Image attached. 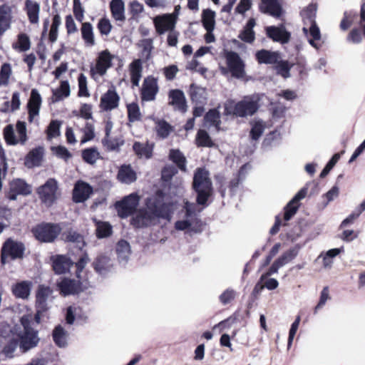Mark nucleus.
Returning <instances> with one entry per match:
<instances>
[{"mask_svg":"<svg viewBox=\"0 0 365 365\" xmlns=\"http://www.w3.org/2000/svg\"><path fill=\"white\" fill-rule=\"evenodd\" d=\"M147 210H139L132 220V224L141 227L152 225L156 219H168L172 212V206L164 201V195L158 191L146 200Z\"/></svg>","mask_w":365,"mask_h":365,"instance_id":"1","label":"nucleus"},{"mask_svg":"<svg viewBox=\"0 0 365 365\" xmlns=\"http://www.w3.org/2000/svg\"><path fill=\"white\" fill-rule=\"evenodd\" d=\"M196 207L195 203H190L188 201L184 202L181 219L175 223V228L177 230L185 231L190 234L202 232L203 224L199 218Z\"/></svg>","mask_w":365,"mask_h":365,"instance_id":"2","label":"nucleus"},{"mask_svg":"<svg viewBox=\"0 0 365 365\" xmlns=\"http://www.w3.org/2000/svg\"><path fill=\"white\" fill-rule=\"evenodd\" d=\"M316 14L317 5L311 4L302 11L301 16L304 23L302 30L308 42L312 46L319 49L321 47V43L318 42L321 39V33L316 24Z\"/></svg>","mask_w":365,"mask_h":365,"instance_id":"3","label":"nucleus"},{"mask_svg":"<svg viewBox=\"0 0 365 365\" xmlns=\"http://www.w3.org/2000/svg\"><path fill=\"white\" fill-rule=\"evenodd\" d=\"M193 187L197 193V204L205 205L212 191V182L207 170L205 168L197 169L193 178Z\"/></svg>","mask_w":365,"mask_h":365,"instance_id":"4","label":"nucleus"},{"mask_svg":"<svg viewBox=\"0 0 365 365\" xmlns=\"http://www.w3.org/2000/svg\"><path fill=\"white\" fill-rule=\"evenodd\" d=\"M258 101L256 96H246L235 105L233 102L226 103L225 111L226 114H233L239 117L252 115L259 107Z\"/></svg>","mask_w":365,"mask_h":365,"instance_id":"5","label":"nucleus"},{"mask_svg":"<svg viewBox=\"0 0 365 365\" xmlns=\"http://www.w3.org/2000/svg\"><path fill=\"white\" fill-rule=\"evenodd\" d=\"M26 250L25 245L12 237L8 238L1 249V262L6 264L9 261L22 259Z\"/></svg>","mask_w":365,"mask_h":365,"instance_id":"6","label":"nucleus"},{"mask_svg":"<svg viewBox=\"0 0 365 365\" xmlns=\"http://www.w3.org/2000/svg\"><path fill=\"white\" fill-rule=\"evenodd\" d=\"M61 231V227L57 224L41 223L32 229L36 239L41 242H52Z\"/></svg>","mask_w":365,"mask_h":365,"instance_id":"7","label":"nucleus"},{"mask_svg":"<svg viewBox=\"0 0 365 365\" xmlns=\"http://www.w3.org/2000/svg\"><path fill=\"white\" fill-rule=\"evenodd\" d=\"M14 330L19 341V349L22 353H26L37 346L40 340L37 331L34 329L22 331L19 327H15Z\"/></svg>","mask_w":365,"mask_h":365,"instance_id":"8","label":"nucleus"},{"mask_svg":"<svg viewBox=\"0 0 365 365\" xmlns=\"http://www.w3.org/2000/svg\"><path fill=\"white\" fill-rule=\"evenodd\" d=\"M18 137L15 135L12 125H6L4 129V137L8 145H15L18 143L24 145L27 140L26 125L24 121L18 120L16 124Z\"/></svg>","mask_w":365,"mask_h":365,"instance_id":"9","label":"nucleus"},{"mask_svg":"<svg viewBox=\"0 0 365 365\" xmlns=\"http://www.w3.org/2000/svg\"><path fill=\"white\" fill-rule=\"evenodd\" d=\"M41 200L47 206H51L60 195L57 181L53 178L48 179L37 190Z\"/></svg>","mask_w":365,"mask_h":365,"instance_id":"10","label":"nucleus"},{"mask_svg":"<svg viewBox=\"0 0 365 365\" xmlns=\"http://www.w3.org/2000/svg\"><path fill=\"white\" fill-rule=\"evenodd\" d=\"M178 6L171 14L158 15L153 18V24L158 34L163 35L166 32L175 30L178 21Z\"/></svg>","mask_w":365,"mask_h":365,"instance_id":"11","label":"nucleus"},{"mask_svg":"<svg viewBox=\"0 0 365 365\" xmlns=\"http://www.w3.org/2000/svg\"><path fill=\"white\" fill-rule=\"evenodd\" d=\"M53 290L47 286L39 285L36 293V314L35 319L37 323L40 322L41 313L48 309V303L52 299Z\"/></svg>","mask_w":365,"mask_h":365,"instance_id":"12","label":"nucleus"},{"mask_svg":"<svg viewBox=\"0 0 365 365\" xmlns=\"http://www.w3.org/2000/svg\"><path fill=\"white\" fill-rule=\"evenodd\" d=\"M115 58L108 50H104L98 53L96 63L91 68V74L93 78L96 79L104 76L108 69L112 66V61Z\"/></svg>","mask_w":365,"mask_h":365,"instance_id":"13","label":"nucleus"},{"mask_svg":"<svg viewBox=\"0 0 365 365\" xmlns=\"http://www.w3.org/2000/svg\"><path fill=\"white\" fill-rule=\"evenodd\" d=\"M227 68L232 76L236 78H242L245 76V63L240 56L234 51H227L225 53Z\"/></svg>","mask_w":365,"mask_h":365,"instance_id":"14","label":"nucleus"},{"mask_svg":"<svg viewBox=\"0 0 365 365\" xmlns=\"http://www.w3.org/2000/svg\"><path fill=\"white\" fill-rule=\"evenodd\" d=\"M139 197L135 193H132L125 197L120 202L115 205L118 213L120 217H127L136 209L139 203Z\"/></svg>","mask_w":365,"mask_h":365,"instance_id":"15","label":"nucleus"},{"mask_svg":"<svg viewBox=\"0 0 365 365\" xmlns=\"http://www.w3.org/2000/svg\"><path fill=\"white\" fill-rule=\"evenodd\" d=\"M41 103L42 98L39 92L37 89L33 88L26 105L29 115L28 120L29 123H34L36 120V118L39 115Z\"/></svg>","mask_w":365,"mask_h":365,"instance_id":"16","label":"nucleus"},{"mask_svg":"<svg viewBox=\"0 0 365 365\" xmlns=\"http://www.w3.org/2000/svg\"><path fill=\"white\" fill-rule=\"evenodd\" d=\"M297 255V252L294 249L284 252L273 262L268 272L261 276L260 282H264L269 276L277 273L279 268L291 262Z\"/></svg>","mask_w":365,"mask_h":365,"instance_id":"17","label":"nucleus"},{"mask_svg":"<svg viewBox=\"0 0 365 365\" xmlns=\"http://www.w3.org/2000/svg\"><path fill=\"white\" fill-rule=\"evenodd\" d=\"M159 87L158 81L153 76L146 77L143 83L141 88V98L145 101H152L155 100L158 93Z\"/></svg>","mask_w":365,"mask_h":365,"instance_id":"18","label":"nucleus"},{"mask_svg":"<svg viewBox=\"0 0 365 365\" xmlns=\"http://www.w3.org/2000/svg\"><path fill=\"white\" fill-rule=\"evenodd\" d=\"M120 97L114 87L109 88L101 98L100 107L103 110L110 111L119 105Z\"/></svg>","mask_w":365,"mask_h":365,"instance_id":"19","label":"nucleus"},{"mask_svg":"<svg viewBox=\"0 0 365 365\" xmlns=\"http://www.w3.org/2000/svg\"><path fill=\"white\" fill-rule=\"evenodd\" d=\"M93 193V187L87 182L78 180L73 190V200L76 203L87 200Z\"/></svg>","mask_w":365,"mask_h":365,"instance_id":"20","label":"nucleus"},{"mask_svg":"<svg viewBox=\"0 0 365 365\" xmlns=\"http://www.w3.org/2000/svg\"><path fill=\"white\" fill-rule=\"evenodd\" d=\"M265 31L267 36L274 41L284 44L289 41L290 33L285 29L283 25L267 26Z\"/></svg>","mask_w":365,"mask_h":365,"instance_id":"21","label":"nucleus"},{"mask_svg":"<svg viewBox=\"0 0 365 365\" xmlns=\"http://www.w3.org/2000/svg\"><path fill=\"white\" fill-rule=\"evenodd\" d=\"M4 341L1 343L4 347L1 350L2 353L9 358L14 357V354L16 350L18 345L19 346V341L16 337L14 329L11 330L10 334L7 336L3 337Z\"/></svg>","mask_w":365,"mask_h":365,"instance_id":"22","label":"nucleus"},{"mask_svg":"<svg viewBox=\"0 0 365 365\" xmlns=\"http://www.w3.org/2000/svg\"><path fill=\"white\" fill-rule=\"evenodd\" d=\"M307 190L306 188L301 189L288 203L285 208L284 220H289L296 213L299 207V202L304 199L307 195Z\"/></svg>","mask_w":365,"mask_h":365,"instance_id":"23","label":"nucleus"},{"mask_svg":"<svg viewBox=\"0 0 365 365\" xmlns=\"http://www.w3.org/2000/svg\"><path fill=\"white\" fill-rule=\"evenodd\" d=\"M169 103L172 105L175 110L185 113L187 110L185 97L182 91L175 89L169 92Z\"/></svg>","mask_w":365,"mask_h":365,"instance_id":"24","label":"nucleus"},{"mask_svg":"<svg viewBox=\"0 0 365 365\" xmlns=\"http://www.w3.org/2000/svg\"><path fill=\"white\" fill-rule=\"evenodd\" d=\"M12 21V9L8 4L0 6V36L7 31Z\"/></svg>","mask_w":365,"mask_h":365,"instance_id":"25","label":"nucleus"},{"mask_svg":"<svg viewBox=\"0 0 365 365\" xmlns=\"http://www.w3.org/2000/svg\"><path fill=\"white\" fill-rule=\"evenodd\" d=\"M260 10L273 17L278 18L282 13V9L278 0H262Z\"/></svg>","mask_w":365,"mask_h":365,"instance_id":"26","label":"nucleus"},{"mask_svg":"<svg viewBox=\"0 0 365 365\" xmlns=\"http://www.w3.org/2000/svg\"><path fill=\"white\" fill-rule=\"evenodd\" d=\"M58 286L64 295L76 294L82 289L80 280L76 281L66 278L58 282Z\"/></svg>","mask_w":365,"mask_h":365,"instance_id":"27","label":"nucleus"},{"mask_svg":"<svg viewBox=\"0 0 365 365\" xmlns=\"http://www.w3.org/2000/svg\"><path fill=\"white\" fill-rule=\"evenodd\" d=\"M256 59L259 63L273 64L281 58L280 53L277 51H271L265 49L258 51L255 53Z\"/></svg>","mask_w":365,"mask_h":365,"instance_id":"28","label":"nucleus"},{"mask_svg":"<svg viewBox=\"0 0 365 365\" xmlns=\"http://www.w3.org/2000/svg\"><path fill=\"white\" fill-rule=\"evenodd\" d=\"M31 287V282L21 281L14 284L12 286L11 291L16 297L24 299L29 297Z\"/></svg>","mask_w":365,"mask_h":365,"instance_id":"29","label":"nucleus"},{"mask_svg":"<svg viewBox=\"0 0 365 365\" xmlns=\"http://www.w3.org/2000/svg\"><path fill=\"white\" fill-rule=\"evenodd\" d=\"M43 151L42 147H38L31 150L26 157V166L29 168L39 166L43 156Z\"/></svg>","mask_w":365,"mask_h":365,"instance_id":"30","label":"nucleus"},{"mask_svg":"<svg viewBox=\"0 0 365 365\" xmlns=\"http://www.w3.org/2000/svg\"><path fill=\"white\" fill-rule=\"evenodd\" d=\"M143 66L140 59H135L129 65L131 83L133 86H138L142 77Z\"/></svg>","mask_w":365,"mask_h":365,"instance_id":"31","label":"nucleus"},{"mask_svg":"<svg viewBox=\"0 0 365 365\" xmlns=\"http://www.w3.org/2000/svg\"><path fill=\"white\" fill-rule=\"evenodd\" d=\"M53 268L56 274H63L69 269L71 261L64 255H56L51 257Z\"/></svg>","mask_w":365,"mask_h":365,"instance_id":"32","label":"nucleus"},{"mask_svg":"<svg viewBox=\"0 0 365 365\" xmlns=\"http://www.w3.org/2000/svg\"><path fill=\"white\" fill-rule=\"evenodd\" d=\"M136 173L130 165H122L118 173V179L123 183L130 184L136 180Z\"/></svg>","mask_w":365,"mask_h":365,"instance_id":"33","label":"nucleus"},{"mask_svg":"<svg viewBox=\"0 0 365 365\" xmlns=\"http://www.w3.org/2000/svg\"><path fill=\"white\" fill-rule=\"evenodd\" d=\"M131 250L129 243L123 240H120L116 245V254L120 263H126L130 255Z\"/></svg>","mask_w":365,"mask_h":365,"instance_id":"34","label":"nucleus"},{"mask_svg":"<svg viewBox=\"0 0 365 365\" xmlns=\"http://www.w3.org/2000/svg\"><path fill=\"white\" fill-rule=\"evenodd\" d=\"M135 153L140 158H150L153 154V145L148 143L135 142L133 146Z\"/></svg>","mask_w":365,"mask_h":365,"instance_id":"35","label":"nucleus"},{"mask_svg":"<svg viewBox=\"0 0 365 365\" xmlns=\"http://www.w3.org/2000/svg\"><path fill=\"white\" fill-rule=\"evenodd\" d=\"M26 9L30 22L31 24H37L40 12L39 4L31 0H26Z\"/></svg>","mask_w":365,"mask_h":365,"instance_id":"36","label":"nucleus"},{"mask_svg":"<svg viewBox=\"0 0 365 365\" xmlns=\"http://www.w3.org/2000/svg\"><path fill=\"white\" fill-rule=\"evenodd\" d=\"M110 7L112 16L116 21L125 19V6L122 0H112Z\"/></svg>","mask_w":365,"mask_h":365,"instance_id":"37","label":"nucleus"},{"mask_svg":"<svg viewBox=\"0 0 365 365\" xmlns=\"http://www.w3.org/2000/svg\"><path fill=\"white\" fill-rule=\"evenodd\" d=\"M138 46L140 48V57L144 61L149 60L154 48L153 39L143 38L138 42Z\"/></svg>","mask_w":365,"mask_h":365,"instance_id":"38","label":"nucleus"},{"mask_svg":"<svg viewBox=\"0 0 365 365\" xmlns=\"http://www.w3.org/2000/svg\"><path fill=\"white\" fill-rule=\"evenodd\" d=\"M93 267L98 273L105 274L111 267L110 259L104 255L98 256L93 262Z\"/></svg>","mask_w":365,"mask_h":365,"instance_id":"39","label":"nucleus"},{"mask_svg":"<svg viewBox=\"0 0 365 365\" xmlns=\"http://www.w3.org/2000/svg\"><path fill=\"white\" fill-rule=\"evenodd\" d=\"M11 192L26 195L31 193V187L21 179L14 180L10 184Z\"/></svg>","mask_w":365,"mask_h":365,"instance_id":"40","label":"nucleus"},{"mask_svg":"<svg viewBox=\"0 0 365 365\" xmlns=\"http://www.w3.org/2000/svg\"><path fill=\"white\" fill-rule=\"evenodd\" d=\"M82 136L80 138L81 144H84L92 140L95 138V127L91 122L85 123L84 125L80 128Z\"/></svg>","mask_w":365,"mask_h":365,"instance_id":"41","label":"nucleus"},{"mask_svg":"<svg viewBox=\"0 0 365 365\" xmlns=\"http://www.w3.org/2000/svg\"><path fill=\"white\" fill-rule=\"evenodd\" d=\"M53 339L55 344L59 347H65L68 344V333L60 325L53 331Z\"/></svg>","mask_w":365,"mask_h":365,"instance_id":"42","label":"nucleus"},{"mask_svg":"<svg viewBox=\"0 0 365 365\" xmlns=\"http://www.w3.org/2000/svg\"><path fill=\"white\" fill-rule=\"evenodd\" d=\"M81 31L86 46H93L95 44V39L92 25L88 22L83 23Z\"/></svg>","mask_w":365,"mask_h":365,"instance_id":"43","label":"nucleus"},{"mask_svg":"<svg viewBox=\"0 0 365 365\" xmlns=\"http://www.w3.org/2000/svg\"><path fill=\"white\" fill-rule=\"evenodd\" d=\"M255 26V19H250L247 23L243 31L239 35L240 39L247 43H252L255 40V32L253 31Z\"/></svg>","mask_w":365,"mask_h":365,"instance_id":"44","label":"nucleus"},{"mask_svg":"<svg viewBox=\"0 0 365 365\" xmlns=\"http://www.w3.org/2000/svg\"><path fill=\"white\" fill-rule=\"evenodd\" d=\"M71 93L70 86L67 81L61 82L59 88L53 91V101H59L69 96Z\"/></svg>","mask_w":365,"mask_h":365,"instance_id":"45","label":"nucleus"},{"mask_svg":"<svg viewBox=\"0 0 365 365\" xmlns=\"http://www.w3.org/2000/svg\"><path fill=\"white\" fill-rule=\"evenodd\" d=\"M190 94L192 101L197 103H203L206 101V90L204 88L191 85L190 88Z\"/></svg>","mask_w":365,"mask_h":365,"instance_id":"46","label":"nucleus"},{"mask_svg":"<svg viewBox=\"0 0 365 365\" xmlns=\"http://www.w3.org/2000/svg\"><path fill=\"white\" fill-rule=\"evenodd\" d=\"M202 24L207 32H212L215 24V13L210 9H205L202 14Z\"/></svg>","mask_w":365,"mask_h":365,"instance_id":"47","label":"nucleus"},{"mask_svg":"<svg viewBox=\"0 0 365 365\" xmlns=\"http://www.w3.org/2000/svg\"><path fill=\"white\" fill-rule=\"evenodd\" d=\"M252 128L250 130V136L253 140H257L265 129V123L260 120H253L251 123Z\"/></svg>","mask_w":365,"mask_h":365,"instance_id":"48","label":"nucleus"},{"mask_svg":"<svg viewBox=\"0 0 365 365\" xmlns=\"http://www.w3.org/2000/svg\"><path fill=\"white\" fill-rule=\"evenodd\" d=\"M61 123L59 120H53L51 121L46 130L48 140H51L53 138H57L61 135Z\"/></svg>","mask_w":365,"mask_h":365,"instance_id":"49","label":"nucleus"},{"mask_svg":"<svg viewBox=\"0 0 365 365\" xmlns=\"http://www.w3.org/2000/svg\"><path fill=\"white\" fill-rule=\"evenodd\" d=\"M96 235L98 238H103L108 237L112 232L111 225L106 222L96 221Z\"/></svg>","mask_w":365,"mask_h":365,"instance_id":"50","label":"nucleus"},{"mask_svg":"<svg viewBox=\"0 0 365 365\" xmlns=\"http://www.w3.org/2000/svg\"><path fill=\"white\" fill-rule=\"evenodd\" d=\"M31 41L29 37L26 34L18 35L17 42L13 45V48L19 49L20 51H26L30 49Z\"/></svg>","mask_w":365,"mask_h":365,"instance_id":"51","label":"nucleus"},{"mask_svg":"<svg viewBox=\"0 0 365 365\" xmlns=\"http://www.w3.org/2000/svg\"><path fill=\"white\" fill-rule=\"evenodd\" d=\"M196 143L197 146L201 147H212L214 143H212L208 133L203 130H200L196 136Z\"/></svg>","mask_w":365,"mask_h":365,"instance_id":"52","label":"nucleus"},{"mask_svg":"<svg viewBox=\"0 0 365 365\" xmlns=\"http://www.w3.org/2000/svg\"><path fill=\"white\" fill-rule=\"evenodd\" d=\"M11 66L9 63H5L1 66L0 71V86H7L11 75Z\"/></svg>","mask_w":365,"mask_h":365,"instance_id":"53","label":"nucleus"},{"mask_svg":"<svg viewBox=\"0 0 365 365\" xmlns=\"http://www.w3.org/2000/svg\"><path fill=\"white\" fill-rule=\"evenodd\" d=\"M170 158L180 170H185V158L179 150H172L170 153Z\"/></svg>","mask_w":365,"mask_h":365,"instance_id":"54","label":"nucleus"},{"mask_svg":"<svg viewBox=\"0 0 365 365\" xmlns=\"http://www.w3.org/2000/svg\"><path fill=\"white\" fill-rule=\"evenodd\" d=\"M292 67V64L289 63L287 61H278L276 69L278 74L287 78L290 76L289 71Z\"/></svg>","mask_w":365,"mask_h":365,"instance_id":"55","label":"nucleus"},{"mask_svg":"<svg viewBox=\"0 0 365 365\" xmlns=\"http://www.w3.org/2000/svg\"><path fill=\"white\" fill-rule=\"evenodd\" d=\"M82 156L86 162L93 164L99 158V153L96 148H88L83 151Z\"/></svg>","mask_w":365,"mask_h":365,"instance_id":"56","label":"nucleus"},{"mask_svg":"<svg viewBox=\"0 0 365 365\" xmlns=\"http://www.w3.org/2000/svg\"><path fill=\"white\" fill-rule=\"evenodd\" d=\"M61 21L59 15L56 14L53 18L52 24L49 32V39L51 42H54L57 39L58 29L61 25Z\"/></svg>","mask_w":365,"mask_h":365,"instance_id":"57","label":"nucleus"},{"mask_svg":"<svg viewBox=\"0 0 365 365\" xmlns=\"http://www.w3.org/2000/svg\"><path fill=\"white\" fill-rule=\"evenodd\" d=\"M127 108L128 118L130 122H135L140 119V108L137 103L128 104Z\"/></svg>","mask_w":365,"mask_h":365,"instance_id":"58","label":"nucleus"},{"mask_svg":"<svg viewBox=\"0 0 365 365\" xmlns=\"http://www.w3.org/2000/svg\"><path fill=\"white\" fill-rule=\"evenodd\" d=\"M205 120L206 123H209L210 125H214L217 128L220 125V113L216 110H210L205 116Z\"/></svg>","mask_w":365,"mask_h":365,"instance_id":"59","label":"nucleus"},{"mask_svg":"<svg viewBox=\"0 0 365 365\" xmlns=\"http://www.w3.org/2000/svg\"><path fill=\"white\" fill-rule=\"evenodd\" d=\"M102 143L108 150H117L123 145V140L121 139H110L109 137L104 138Z\"/></svg>","mask_w":365,"mask_h":365,"instance_id":"60","label":"nucleus"},{"mask_svg":"<svg viewBox=\"0 0 365 365\" xmlns=\"http://www.w3.org/2000/svg\"><path fill=\"white\" fill-rule=\"evenodd\" d=\"M158 135L162 138H167L172 130L171 126L164 120L159 121L156 125Z\"/></svg>","mask_w":365,"mask_h":365,"instance_id":"61","label":"nucleus"},{"mask_svg":"<svg viewBox=\"0 0 365 365\" xmlns=\"http://www.w3.org/2000/svg\"><path fill=\"white\" fill-rule=\"evenodd\" d=\"M237 296V292L233 289H225L220 296L219 300L220 302L225 305L231 302Z\"/></svg>","mask_w":365,"mask_h":365,"instance_id":"62","label":"nucleus"},{"mask_svg":"<svg viewBox=\"0 0 365 365\" xmlns=\"http://www.w3.org/2000/svg\"><path fill=\"white\" fill-rule=\"evenodd\" d=\"M78 96H89V93L87 88V78L83 73H81L78 78Z\"/></svg>","mask_w":365,"mask_h":365,"instance_id":"63","label":"nucleus"},{"mask_svg":"<svg viewBox=\"0 0 365 365\" xmlns=\"http://www.w3.org/2000/svg\"><path fill=\"white\" fill-rule=\"evenodd\" d=\"M51 150L57 157L66 160L71 157V154L68 149L62 145L53 146L51 148Z\"/></svg>","mask_w":365,"mask_h":365,"instance_id":"64","label":"nucleus"}]
</instances>
